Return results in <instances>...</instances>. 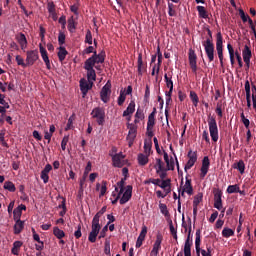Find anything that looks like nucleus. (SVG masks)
<instances>
[{
	"mask_svg": "<svg viewBox=\"0 0 256 256\" xmlns=\"http://www.w3.org/2000/svg\"><path fill=\"white\" fill-rule=\"evenodd\" d=\"M242 56L247 69H249V63H251V48L247 45H245L244 50L242 51Z\"/></svg>",
	"mask_w": 256,
	"mask_h": 256,
	"instance_id": "412c9836",
	"label": "nucleus"
},
{
	"mask_svg": "<svg viewBox=\"0 0 256 256\" xmlns=\"http://www.w3.org/2000/svg\"><path fill=\"white\" fill-rule=\"evenodd\" d=\"M21 247H23V242L15 241L11 249L12 255H19V250L21 249Z\"/></svg>",
	"mask_w": 256,
	"mask_h": 256,
	"instance_id": "72a5a7b5",
	"label": "nucleus"
},
{
	"mask_svg": "<svg viewBox=\"0 0 256 256\" xmlns=\"http://www.w3.org/2000/svg\"><path fill=\"white\" fill-rule=\"evenodd\" d=\"M123 159H125V155H123V152L113 155L112 163H113L114 167H118V168L123 167L125 165L123 163Z\"/></svg>",
	"mask_w": 256,
	"mask_h": 256,
	"instance_id": "a211bd4d",
	"label": "nucleus"
},
{
	"mask_svg": "<svg viewBox=\"0 0 256 256\" xmlns=\"http://www.w3.org/2000/svg\"><path fill=\"white\" fill-rule=\"evenodd\" d=\"M95 66H92L91 64H88L87 62H84V69L87 71V79L89 83H93V81L97 80V73L94 69Z\"/></svg>",
	"mask_w": 256,
	"mask_h": 256,
	"instance_id": "9d476101",
	"label": "nucleus"
},
{
	"mask_svg": "<svg viewBox=\"0 0 256 256\" xmlns=\"http://www.w3.org/2000/svg\"><path fill=\"white\" fill-rule=\"evenodd\" d=\"M65 38H66L65 33L63 31H60L58 34V43H59L60 47L62 45H65Z\"/></svg>",
	"mask_w": 256,
	"mask_h": 256,
	"instance_id": "13d9d810",
	"label": "nucleus"
},
{
	"mask_svg": "<svg viewBox=\"0 0 256 256\" xmlns=\"http://www.w3.org/2000/svg\"><path fill=\"white\" fill-rule=\"evenodd\" d=\"M190 99H191L194 107H198V105H199V96H197V93L195 91L190 92Z\"/></svg>",
	"mask_w": 256,
	"mask_h": 256,
	"instance_id": "37998d69",
	"label": "nucleus"
},
{
	"mask_svg": "<svg viewBox=\"0 0 256 256\" xmlns=\"http://www.w3.org/2000/svg\"><path fill=\"white\" fill-rule=\"evenodd\" d=\"M200 253L202 256H212L211 255V246H207V251L206 250H201L200 249Z\"/></svg>",
	"mask_w": 256,
	"mask_h": 256,
	"instance_id": "774afa93",
	"label": "nucleus"
},
{
	"mask_svg": "<svg viewBox=\"0 0 256 256\" xmlns=\"http://www.w3.org/2000/svg\"><path fill=\"white\" fill-rule=\"evenodd\" d=\"M93 87V82H87L85 79L80 80V90L83 94V97L89 93V90Z\"/></svg>",
	"mask_w": 256,
	"mask_h": 256,
	"instance_id": "aec40b11",
	"label": "nucleus"
},
{
	"mask_svg": "<svg viewBox=\"0 0 256 256\" xmlns=\"http://www.w3.org/2000/svg\"><path fill=\"white\" fill-rule=\"evenodd\" d=\"M152 147H153V142L151 140H145V142H144V153H146V155H151Z\"/></svg>",
	"mask_w": 256,
	"mask_h": 256,
	"instance_id": "a19ab883",
	"label": "nucleus"
},
{
	"mask_svg": "<svg viewBox=\"0 0 256 256\" xmlns=\"http://www.w3.org/2000/svg\"><path fill=\"white\" fill-rule=\"evenodd\" d=\"M75 29H77V22H75V19L72 16L68 19V31L75 33Z\"/></svg>",
	"mask_w": 256,
	"mask_h": 256,
	"instance_id": "e433bc0d",
	"label": "nucleus"
},
{
	"mask_svg": "<svg viewBox=\"0 0 256 256\" xmlns=\"http://www.w3.org/2000/svg\"><path fill=\"white\" fill-rule=\"evenodd\" d=\"M125 99H127V96H126L125 92L121 91L120 95L118 97V105L120 107L123 105V103H125Z\"/></svg>",
	"mask_w": 256,
	"mask_h": 256,
	"instance_id": "bf43d9fd",
	"label": "nucleus"
},
{
	"mask_svg": "<svg viewBox=\"0 0 256 256\" xmlns=\"http://www.w3.org/2000/svg\"><path fill=\"white\" fill-rule=\"evenodd\" d=\"M39 59V51L38 50H28L26 52V63L28 67H33L36 61Z\"/></svg>",
	"mask_w": 256,
	"mask_h": 256,
	"instance_id": "6e6552de",
	"label": "nucleus"
},
{
	"mask_svg": "<svg viewBox=\"0 0 256 256\" xmlns=\"http://www.w3.org/2000/svg\"><path fill=\"white\" fill-rule=\"evenodd\" d=\"M23 211H27V206H25V204H21L13 210L14 221H21V216L23 215Z\"/></svg>",
	"mask_w": 256,
	"mask_h": 256,
	"instance_id": "6ab92c4d",
	"label": "nucleus"
},
{
	"mask_svg": "<svg viewBox=\"0 0 256 256\" xmlns=\"http://www.w3.org/2000/svg\"><path fill=\"white\" fill-rule=\"evenodd\" d=\"M169 228H170V233L173 236V239L177 241V229H175V226H173L172 220H170L169 222Z\"/></svg>",
	"mask_w": 256,
	"mask_h": 256,
	"instance_id": "864d4df0",
	"label": "nucleus"
},
{
	"mask_svg": "<svg viewBox=\"0 0 256 256\" xmlns=\"http://www.w3.org/2000/svg\"><path fill=\"white\" fill-rule=\"evenodd\" d=\"M188 59L192 72L197 73V54H195V50H189Z\"/></svg>",
	"mask_w": 256,
	"mask_h": 256,
	"instance_id": "2eb2a0df",
	"label": "nucleus"
},
{
	"mask_svg": "<svg viewBox=\"0 0 256 256\" xmlns=\"http://www.w3.org/2000/svg\"><path fill=\"white\" fill-rule=\"evenodd\" d=\"M202 45L205 49V53L210 61L213 62L215 61V44L213 42H202Z\"/></svg>",
	"mask_w": 256,
	"mask_h": 256,
	"instance_id": "0eeeda50",
	"label": "nucleus"
},
{
	"mask_svg": "<svg viewBox=\"0 0 256 256\" xmlns=\"http://www.w3.org/2000/svg\"><path fill=\"white\" fill-rule=\"evenodd\" d=\"M216 51L218 53V59L220 61L221 67H223V48H216Z\"/></svg>",
	"mask_w": 256,
	"mask_h": 256,
	"instance_id": "338daca9",
	"label": "nucleus"
},
{
	"mask_svg": "<svg viewBox=\"0 0 256 256\" xmlns=\"http://www.w3.org/2000/svg\"><path fill=\"white\" fill-rule=\"evenodd\" d=\"M16 41H18L22 51H25V49H27V37L25 36V34L20 33L19 35L16 36Z\"/></svg>",
	"mask_w": 256,
	"mask_h": 256,
	"instance_id": "5701e85b",
	"label": "nucleus"
},
{
	"mask_svg": "<svg viewBox=\"0 0 256 256\" xmlns=\"http://www.w3.org/2000/svg\"><path fill=\"white\" fill-rule=\"evenodd\" d=\"M196 9L201 19H209V13L205 9V6H197Z\"/></svg>",
	"mask_w": 256,
	"mask_h": 256,
	"instance_id": "2f4dec72",
	"label": "nucleus"
},
{
	"mask_svg": "<svg viewBox=\"0 0 256 256\" xmlns=\"http://www.w3.org/2000/svg\"><path fill=\"white\" fill-rule=\"evenodd\" d=\"M40 55L46 65V69L51 70V61L49 60V55L47 54V49L43 47L42 44H39Z\"/></svg>",
	"mask_w": 256,
	"mask_h": 256,
	"instance_id": "dca6fc26",
	"label": "nucleus"
},
{
	"mask_svg": "<svg viewBox=\"0 0 256 256\" xmlns=\"http://www.w3.org/2000/svg\"><path fill=\"white\" fill-rule=\"evenodd\" d=\"M159 209H160V213H162L164 217H171V214L169 213V209H167V204L160 203Z\"/></svg>",
	"mask_w": 256,
	"mask_h": 256,
	"instance_id": "79ce46f5",
	"label": "nucleus"
},
{
	"mask_svg": "<svg viewBox=\"0 0 256 256\" xmlns=\"http://www.w3.org/2000/svg\"><path fill=\"white\" fill-rule=\"evenodd\" d=\"M201 201H203V193L199 192L196 196H194L193 205L199 206Z\"/></svg>",
	"mask_w": 256,
	"mask_h": 256,
	"instance_id": "8fccbe9b",
	"label": "nucleus"
},
{
	"mask_svg": "<svg viewBox=\"0 0 256 256\" xmlns=\"http://www.w3.org/2000/svg\"><path fill=\"white\" fill-rule=\"evenodd\" d=\"M115 191L118 192V194L116 198L112 201V205L117 204V201H119V199H121V195H123V191H125V178H122L121 181L117 182Z\"/></svg>",
	"mask_w": 256,
	"mask_h": 256,
	"instance_id": "4468645a",
	"label": "nucleus"
},
{
	"mask_svg": "<svg viewBox=\"0 0 256 256\" xmlns=\"http://www.w3.org/2000/svg\"><path fill=\"white\" fill-rule=\"evenodd\" d=\"M163 160L161 158H156V164L154 166V169H156V173H161V171H167V169L164 166Z\"/></svg>",
	"mask_w": 256,
	"mask_h": 256,
	"instance_id": "7c9ffc66",
	"label": "nucleus"
},
{
	"mask_svg": "<svg viewBox=\"0 0 256 256\" xmlns=\"http://www.w3.org/2000/svg\"><path fill=\"white\" fill-rule=\"evenodd\" d=\"M53 234L55 237H57V239H63V237H65V232L59 229V227H54Z\"/></svg>",
	"mask_w": 256,
	"mask_h": 256,
	"instance_id": "a18cd8bd",
	"label": "nucleus"
},
{
	"mask_svg": "<svg viewBox=\"0 0 256 256\" xmlns=\"http://www.w3.org/2000/svg\"><path fill=\"white\" fill-rule=\"evenodd\" d=\"M183 190L186 191L187 195H193V185L191 184V179H189V176H186V182Z\"/></svg>",
	"mask_w": 256,
	"mask_h": 256,
	"instance_id": "c85d7f7f",
	"label": "nucleus"
},
{
	"mask_svg": "<svg viewBox=\"0 0 256 256\" xmlns=\"http://www.w3.org/2000/svg\"><path fill=\"white\" fill-rule=\"evenodd\" d=\"M173 7H175V5H173V3H168V15L170 17H177V11H175V9H173Z\"/></svg>",
	"mask_w": 256,
	"mask_h": 256,
	"instance_id": "603ef678",
	"label": "nucleus"
},
{
	"mask_svg": "<svg viewBox=\"0 0 256 256\" xmlns=\"http://www.w3.org/2000/svg\"><path fill=\"white\" fill-rule=\"evenodd\" d=\"M195 249L196 251L201 250V230H196V238H195Z\"/></svg>",
	"mask_w": 256,
	"mask_h": 256,
	"instance_id": "c9c22d12",
	"label": "nucleus"
},
{
	"mask_svg": "<svg viewBox=\"0 0 256 256\" xmlns=\"http://www.w3.org/2000/svg\"><path fill=\"white\" fill-rule=\"evenodd\" d=\"M149 97H151V90L149 88V85H146V90H145V94H144L145 103H149Z\"/></svg>",
	"mask_w": 256,
	"mask_h": 256,
	"instance_id": "680f3d73",
	"label": "nucleus"
},
{
	"mask_svg": "<svg viewBox=\"0 0 256 256\" xmlns=\"http://www.w3.org/2000/svg\"><path fill=\"white\" fill-rule=\"evenodd\" d=\"M233 168L237 169L241 175L245 173V162L243 160H239L237 163L233 164Z\"/></svg>",
	"mask_w": 256,
	"mask_h": 256,
	"instance_id": "473e14b6",
	"label": "nucleus"
},
{
	"mask_svg": "<svg viewBox=\"0 0 256 256\" xmlns=\"http://www.w3.org/2000/svg\"><path fill=\"white\" fill-rule=\"evenodd\" d=\"M208 127L212 141L217 143V141H219V128L217 127V120L215 119V116L208 117Z\"/></svg>",
	"mask_w": 256,
	"mask_h": 256,
	"instance_id": "f03ea898",
	"label": "nucleus"
},
{
	"mask_svg": "<svg viewBox=\"0 0 256 256\" xmlns=\"http://www.w3.org/2000/svg\"><path fill=\"white\" fill-rule=\"evenodd\" d=\"M110 95H111V81H107V83L102 87L100 92L101 101H103V103H108Z\"/></svg>",
	"mask_w": 256,
	"mask_h": 256,
	"instance_id": "1a4fd4ad",
	"label": "nucleus"
},
{
	"mask_svg": "<svg viewBox=\"0 0 256 256\" xmlns=\"http://www.w3.org/2000/svg\"><path fill=\"white\" fill-rule=\"evenodd\" d=\"M57 55L60 63H63L67 55H69V52L67 51V49H65V47L60 46Z\"/></svg>",
	"mask_w": 256,
	"mask_h": 256,
	"instance_id": "a878e982",
	"label": "nucleus"
},
{
	"mask_svg": "<svg viewBox=\"0 0 256 256\" xmlns=\"http://www.w3.org/2000/svg\"><path fill=\"white\" fill-rule=\"evenodd\" d=\"M104 253L105 255H111V241L109 240H105Z\"/></svg>",
	"mask_w": 256,
	"mask_h": 256,
	"instance_id": "5fc2aeb1",
	"label": "nucleus"
},
{
	"mask_svg": "<svg viewBox=\"0 0 256 256\" xmlns=\"http://www.w3.org/2000/svg\"><path fill=\"white\" fill-rule=\"evenodd\" d=\"M149 163V154H138V165H141L142 167H145Z\"/></svg>",
	"mask_w": 256,
	"mask_h": 256,
	"instance_id": "cd10ccee",
	"label": "nucleus"
},
{
	"mask_svg": "<svg viewBox=\"0 0 256 256\" xmlns=\"http://www.w3.org/2000/svg\"><path fill=\"white\" fill-rule=\"evenodd\" d=\"M228 53L230 55L231 65H235V50L231 44H227Z\"/></svg>",
	"mask_w": 256,
	"mask_h": 256,
	"instance_id": "ea45409f",
	"label": "nucleus"
},
{
	"mask_svg": "<svg viewBox=\"0 0 256 256\" xmlns=\"http://www.w3.org/2000/svg\"><path fill=\"white\" fill-rule=\"evenodd\" d=\"M135 113V101H131L123 112V117H129V115H133Z\"/></svg>",
	"mask_w": 256,
	"mask_h": 256,
	"instance_id": "bb28decb",
	"label": "nucleus"
},
{
	"mask_svg": "<svg viewBox=\"0 0 256 256\" xmlns=\"http://www.w3.org/2000/svg\"><path fill=\"white\" fill-rule=\"evenodd\" d=\"M216 49H223V36L221 32H218L216 35Z\"/></svg>",
	"mask_w": 256,
	"mask_h": 256,
	"instance_id": "c03bdc74",
	"label": "nucleus"
},
{
	"mask_svg": "<svg viewBox=\"0 0 256 256\" xmlns=\"http://www.w3.org/2000/svg\"><path fill=\"white\" fill-rule=\"evenodd\" d=\"M107 193V181H102V186L100 189V197H103Z\"/></svg>",
	"mask_w": 256,
	"mask_h": 256,
	"instance_id": "69168bd1",
	"label": "nucleus"
},
{
	"mask_svg": "<svg viewBox=\"0 0 256 256\" xmlns=\"http://www.w3.org/2000/svg\"><path fill=\"white\" fill-rule=\"evenodd\" d=\"M85 63L91 64L92 67H95L96 63H105V52L101 51L99 54L94 52V54L88 58Z\"/></svg>",
	"mask_w": 256,
	"mask_h": 256,
	"instance_id": "423d86ee",
	"label": "nucleus"
},
{
	"mask_svg": "<svg viewBox=\"0 0 256 256\" xmlns=\"http://www.w3.org/2000/svg\"><path fill=\"white\" fill-rule=\"evenodd\" d=\"M164 79H165V83H166V87H168V89H173V80L171 79V76L169 77L167 74L164 75Z\"/></svg>",
	"mask_w": 256,
	"mask_h": 256,
	"instance_id": "6e6d98bb",
	"label": "nucleus"
},
{
	"mask_svg": "<svg viewBox=\"0 0 256 256\" xmlns=\"http://www.w3.org/2000/svg\"><path fill=\"white\" fill-rule=\"evenodd\" d=\"M73 121H75V116L74 115L69 117L67 125L65 127V131H69L70 129H73Z\"/></svg>",
	"mask_w": 256,
	"mask_h": 256,
	"instance_id": "4d7b16f0",
	"label": "nucleus"
},
{
	"mask_svg": "<svg viewBox=\"0 0 256 256\" xmlns=\"http://www.w3.org/2000/svg\"><path fill=\"white\" fill-rule=\"evenodd\" d=\"M227 193L233 194V193H243V192H241L239 186L235 184V185L228 186Z\"/></svg>",
	"mask_w": 256,
	"mask_h": 256,
	"instance_id": "49530a36",
	"label": "nucleus"
},
{
	"mask_svg": "<svg viewBox=\"0 0 256 256\" xmlns=\"http://www.w3.org/2000/svg\"><path fill=\"white\" fill-rule=\"evenodd\" d=\"M67 143H69V136H64L62 141H61L62 151H65V149H67Z\"/></svg>",
	"mask_w": 256,
	"mask_h": 256,
	"instance_id": "e2e57ef3",
	"label": "nucleus"
},
{
	"mask_svg": "<svg viewBox=\"0 0 256 256\" xmlns=\"http://www.w3.org/2000/svg\"><path fill=\"white\" fill-rule=\"evenodd\" d=\"M157 56H158V63H157L156 73L157 75H159V71L161 69V63L163 62V54L161 53V48L159 46L157 47Z\"/></svg>",
	"mask_w": 256,
	"mask_h": 256,
	"instance_id": "f704fd0d",
	"label": "nucleus"
},
{
	"mask_svg": "<svg viewBox=\"0 0 256 256\" xmlns=\"http://www.w3.org/2000/svg\"><path fill=\"white\" fill-rule=\"evenodd\" d=\"M25 229V221L15 220L14 235H19Z\"/></svg>",
	"mask_w": 256,
	"mask_h": 256,
	"instance_id": "b1692460",
	"label": "nucleus"
},
{
	"mask_svg": "<svg viewBox=\"0 0 256 256\" xmlns=\"http://www.w3.org/2000/svg\"><path fill=\"white\" fill-rule=\"evenodd\" d=\"M127 129H129V131L126 140L128 141L129 147H133V143H135V139L137 137V125L128 123Z\"/></svg>",
	"mask_w": 256,
	"mask_h": 256,
	"instance_id": "20e7f679",
	"label": "nucleus"
},
{
	"mask_svg": "<svg viewBox=\"0 0 256 256\" xmlns=\"http://www.w3.org/2000/svg\"><path fill=\"white\" fill-rule=\"evenodd\" d=\"M16 62H17V65H19L20 67H23L24 69L25 67H28L27 62L25 63V60L23 59V57H21V55L16 56Z\"/></svg>",
	"mask_w": 256,
	"mask_h": 256,
	"instance_id": "3c124183",
	"label": "nucleus"
},
{
	"mask_svg": "<svg viewBox=\"0 0 256 256\" xmlns=\"http://www.w3.org/2000/svg\"><path fill=\"white\" fill-rule=\"evenodd\" d=\"M159 187L166 191V195L171 193V179L161 180Z\"/></svg>",
	"mask_w": 256,
	"mask_h": 256,
	"instance_id": "393cba45",
	"label": "nucleus"
},
{
	"mask_svg": "<svg viewBox=\"0 0 256 256\" xmlns=\"http://www.w3.org/2000/svg\"><path fill=\"white\" fill-rule=\"evenodd\" d=\"M209 167H211V161L209 160V156H205L202 160V166L200 168V177L201 179H205L207 173H209Z\"/></svg>",
	"mask_w": 256,
	"mask_h": 256,
	"instance_id": "ddd939ff",
	"label": "nucleus"
},
{
	"mask_svg": "<svg viewBox=\"0 0 256 256\" xmlns=\"http://www.w3.org/2000/svg\"><path fill=\"white\" fill-rule=\"evenodd\" d=\"M216 113L218 117H223V104H221V102L217 103Z\"/></svg>",
	"mask_w": 256,
	"mask_h": 256,
	"instance_id": "0e129e2a",
	"label": "nucleus"
},
{
	"mask_svg": "<svg viewBox=\"0 0 256 256\" xmlns=\"http://www.w3.org/2000/svg\"><path fill=\"white\" fill-rule=\"evenodd\" d=\"M99 219L97 216H94L92 219V226H91V232L88 236V241L90 243H95L97 241V236L101 232V224L99 223Z\"/></svg>",
	"mask_w": 256,
	"mask_h": 256,
	"instance_id": "f257e3e1",
	"label": "nucleus"
},
{
	"mask_svg": "<svg viewBox=\"0 0 256 256\" xmlns=\"http://www.w3.org/2000/svg\"><path fill=\"white\" fill-rule=\"evenodd\" d=\"M4 189L6 191H10V193H15V191H17V188L15 187V184H13V182H11V181H6L4 183Z\"/></svg>",
	"mask_w": 256,
	"mask_h": 256,
	"instance_id": "58836bf2",
	"label": "nucleus"
},
{
	"mask_svg": "<svg viewBox=\"0 0 256 256\" xmlns=\"http://www.w3.org/2000/svg\"><path fill=\"white\" fill-rule=\"evenodd\" d=\"M138 75H143V54L138 55Z\"/></svg>",
	"mask_w": 256,
	"mask_h": 256,
	"instance_id": "de8ad7c7",
	"label": "nucleus"
},
{
	"mask_svg": "<svg viewBox=\"0 0 256 256\" xmlns=\"http://www.w3.org/2000/svg\"><path fill=\"white\" fill-rule=\"evenodd\" d=\"M161 243H163V236L158 234L156 236V241L153 245V249L151 251V255L158 256L159 251L161 250Z\"/></svg>",
	"mask_w": 256,
	"mask_h": 256,
	"instance_id": "f3484780",
	"label": "nucleus"
},
{
	"mask_svg": "<svg viewBox=\"0 0 256 256\" xmlns=\"http://www.w3.org/2000/svg\"><path fill=\"white\" fill-rule=\"evenodd\" d=\"M131 197H133V186L128 185L126 186V190L122 193V197L119 201L120 205H125L128 201H131Z\"/></svg>",
	"mask_w": 256,
	"mask_h": 256,
	"instance_id": "9b49d317",
	"label": "nucleus"
},
{
	"mask_svg": "<svg viewBox=\"0 0 256 256\" xmlns=\"http://www.w3.org/2000/svg\"><path fill=\"white\" fill-rule=\"evenodd\" d=\"M192 246H193V240L186 239L184 244V256H191Z\"/></svg>",
	"mask_w": 256,
	"mask_h": 256,
	"instance_id": "c756f323",
	"label": "nucleus"
},
{
	"mask_svg": "<svg viewBox=\"0 0 256 256\" xmlns=\"http://www.w3.org/2000/svg\"><path fill=\"white\" fill-rule=\"evenodd\" d=\"M136 119H140V121H143L145 119V113H143V109L138 108L135 114Z\"/></svg>",
	"mask_w": 256,
	"mask_h": 256,
	"instance_id": "052dcab7",
	"label": "nucleus"
},
{
	"mask_svg": "<svg viewBox=\"0 0 256 256\" xmlns=\"http://www.w3.org/2000/svg\"><path fill=\"white\" fill-rule=\"evenodd\" d=\"M85 43H88V45H93V34L91 33V30H87L86 32Z\"/></svg>",
	"mask_w": 256,
	"mask_h": 256,
	"instance_id": "09e8293b",
	"label": "nucleus"
},
{
	"mask_svg": "<svg viewBox=\"0 0 256 256\" xmlns=\"http://www.w3.org/2000/svg\"><path fill=\"white\" fill-rule=\"evenodd\" d=\"M235 235V230L231 228L225 227L222 230V237H225L226 239H229V237H233Z\"/></svg>",
	"mask_w": 256,
	"mask_h": 256,
	"instance_id": "4c0bfd02",
	"label": "nucleus"
},
{
	"mask_svg": "<svg viewBox=\"0 0 256 256\" xmlns=\"http://www.w3.org/2000/svg\"><path fill=\"white\" fill-rule=\"evenodd\" d=\"M213 195H214V208L218 210L223 209V191L219 188H214Z\"/></svg>",
	"mask_w": 256,
	"mask_h": 256,
	"instance_id": "39448f33",
	"label": "nucleus"
},
{
	"mask_svg": "<svg viewBox=\"0 0 256 256\" xmlns=\"http://www.w3.org/2000/svg\"><path fill=\"white\" fill-rule=\"evenodd\" d=\"M90 115L92 116V119H95L97 125H105V108L95 107Z\"/></svg>",
	"mask_w": 256,
	"mask_h": 256,
	"instance_id": "7ed1b4c3",
	"label": "nucleus"
},
{
	"mask_svg": "<svg viewBox=\"0 0 256 256\" xmlns=\"http://www.w3.org/2000/svg\"><path fill=\"white\" fill-rule=\"evenodd\" d=\"M155 115H157V108H153L152 113L148 116L147 129H153L155 127Z\"/></svg>",
	"mask_w": 256,
	"mask_h": 256,
	"instance_id": "4be33fe9",
	"label": "nucleus"
},
{
	"mask_svg": "<svg viewBox=\"0 0 256 256\" xmlns=\"http://www.w3.org/2000/svg\"><path fill=\"white\" fill-rule=\"evenodd\" d=\"M187 157L189 160L184 167V171H189L197 163V151L189 150Z\"/></svg>",
	"mask_w": 256,
	"mask_h": 256,
	"instance_id": "f8f14e48",
	"label": "nucleus"
}]
</instances>
